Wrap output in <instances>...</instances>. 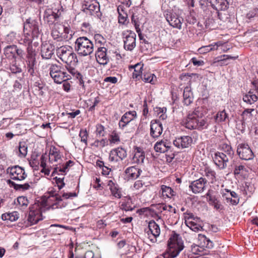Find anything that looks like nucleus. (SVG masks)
<instances>
[{"mask_svg":"<svg viewBox=\"0 0 258 258\" xmlns=\"http://www.w3.org/2000/svg\"><path fill=\"white\" fill-rule=\"evenodd\" d=\"M48 194L49 197L46 202L35 203L30 207L28 220L31 225L36 224L42 220V213L44 210L45 205H49L52 209L61 208L65 206L62 202L63 199H72L77 197L75 192H63L60 196L52 187L49 188Z\"/></svg>","mask_w":258,"mask_h":258,"instance_id":"f257e3e1","label":"nucleus"},{"mask_svg":"<svg viewBox=\"0 0 258 258\" xmlns=\"http://www.w3.org/2000/svg\"><path fill=\"white\" fill-rule=\"evenodd\" d=\"M62 155L59 150L54 146L50 148L49 154L42 155L40 158V166L42 167L41 172L45 175H48L51 169H53V173L64 175L73 166L74 162L69 160L62 163Z\"/></svg>","mask_w":258,"mask_h":258,"instance_id":"f03ea898","label":"nucleus"},{"mask_svg":"<svg viewBox=\"0 0 258 258\" xmlns=\"http://www.w3.org/2000/svg\"><path fill=\"white\" fill-rule=\"evenodd\" d=\"M204 109L201 107H198L194 111L189 112L186 118L183 121L186 128L189 130L197 129L202 130L208 126L207 121L203 118Z\"/></svg>","mask_w":258,"mask_h":258,"instance_id":"7ed1b4c3","label":"nucleus"},{"mask_svg":"<svg viewBox=\"0 0 258 258\" xmlns=\"http://www.w3.org/2000/svg\"><path fill=\"white\" fill-rule=\"evenodd\" d=\"M170 253L165 254L164 258H174L183 249V241L179 234L174 233L168 241Z\"/></svg>","mask_w":258,"mask_h":258,"instance_id":"20e7f679","label":"nucleus"},{"mask_svg":"<svg viewBox=\"0 0 258 258\" xmlns=\"http://www.w3.org/2000/svg\"><path fill=\"white\" fill-rule=\"evenodd\" d=\"M57 56L67 65L74 66L78 62L76 54L72 50V47L69 46H62L57 49Z\"/></svg>","mask_w":258,"mask_h":258,"instance_id":"39448f33","label":"nucleus"},{"mask_svg":"<svg viewBox=\"0 0 258 258\" xmlns=\"http://www.w3.org/2000/svg\"><path fill=\"white\" fill-rule=\"evenodd\" d=\"M49 75L56 84H61L70 79L69 75L63 68L57 64H51L49 67Z\"/></svg>","mask_w":258,"mask_h":258,"instance_id":"423d86ee","label":"nucleus"},{"mask_svg":"<svg viewBox=\"0 0 258 258\" xmlns=\"http://www.w3.org/2000/svg\"><path fill=\"white\" fill-rule=\"evenodd\" d=\"M41 23L36 19H27L23 23V30L37 38L41 33Z\"/></svg>","mask_w":258,"mask_h":258,"instance_id":"0eeeda50","label":"nucleus"},{"mask_svg":"<svg viewBox=\"0 0 258 258\" xmlns=\"http://www.w3.org/2000/svg\"><path fill=\"white\" fill-rule=\"evenodd\" d=\"M7 172L9 174L10 178L14 180L22 181L27 176L25 169L18 165L8 167Z\"/></svg>","mask_w":258,"mask_h":258,"instance_id":"6e6552de","label":"nucleus"},{"mask_svg":"<svg viewBox=\"0 0 258 258\" xmlns=\"http://www.w3.org/2000/svg\"><path fill=\"white\" fill-rule=\"evenodd\" d=\"M124 48L125 50L132 51L136 46V34L135 32L127 30L122 33Z\"/></svg>","mask_w":258,"mask_h":258,"instance_id":"1a4fd4ad","label":"nucleus"},{"mask_svg":"<svg viewBox=\"0 0 258 258\" xmlns=\"http://www.w3.org/2000/svg\"><path fill=\"white\" fill-rule=\"evenodd\" d=\"M237 153L240 159L244 160L252 159L254 155L247 144H239L237 148Z\"/></svg>","mask_w":258,"mask_h":258,"instance_id":"9d476101","label":"nucleus"},{"mask_svg":"<svg viewBox=\"0 0 258 258\" xmlns=\"http://www.w3.org/2000/svg\"><path fill=\"white\" fill-rule=\"evenodd\" d=\"M4 54L7 58L15 61L17 56L22 57L23 50L15 45H8L4 48Z\"/></svg>","mask_w":258,"mask_h":258,"instance_id":"9b49d317","label":"nucleus"},{"mask_svg":"<svg viewBox=\"0 0 258 258\" xmlns=\"http://www.w3.org/2000/svg\"><path fill=\"white\" fill-rule=\"evenodd\" d=\"M215 164L220 169H224L227 166V163L231 159L225 155V153L217 152L213 157Z\"/></svg>","mask_w":258,"mask_h":258,"instance_id":"f8f14e48","label":"nucleus"},{"mask_svg":"<svg viewBox=\"0 0 258 258\" xmlns=\"http://www.w3.org/2000/svg\"><path fill=\"white\" fill-rule=\"evenodd\" d=\"M147 233L151 241L152 242H156V238L160 234V229L159 226L154 220L149 222L148 230L147 231Z\"/></svg>","mask_w":258,"mask_h":258,"instance_id":"ddd939ff","label":"nucleus"},{"mask_svg":"<svg viewBox=\"0 0 258 258\" xmlns=\"http://www.w3.org/2000/svg\"><path fill=\"white\" fill-rule=\"evenodd\" d=\"M163 132L162 123L159 120H152L150 122V136L154 139L159 138Z\"/></svg>","mask_w":258,"mask_h":258,"instance_id":"4468645a","label":"nucleus"},{"mask_svg":"<svg viewBox=\"0 0 258 258\" xmlns=\"http://www.w3.org/2000/svg\"><path fill=\"white\" fill-rule=\"evenodd\" d=\"M165 17L170 26L178 29H181L183 19L178 16L176 13H168L166 14Z\"/></svg>","mask_w":258,"mask_h":258,"instance_id":"2eb2a0df","label":"nucleus"},{"mask_svg":"<svg viewBox=\"0 0 258 258\" xmlns=\"http://www.w3.org/2000/svg\"><path fill=\"white\" fill-rule=\"evenodd\" d=\"M61 16L60 13L57 14L52 12L51 10H45L44 13L43 19L45 22H46L49 26L53 25L55 24H59L58 20Z\"/></svg>","mask_w":258,"mask_h":258,"instance_id":"dca6fc26","label":"nucleus"},{"mask_svg":"<svg viewBox=\"0 0 258 258\" xmlns=\"http://www.w3.org/2000/svg\"><path fill=\"white\" fill-rule=\"evenodd\" d=\"M207 183V180L201 177L198 180L191 182L189 187L194 193H201L204 191Z\"/></svg>","mask_w":258,"mask_h":258,"instance_id":"f3484780","label":"nucleus"},{"mask_svg":"<svg viewBox=\"0 0 258 258\" xmlns=\"http://www.w3.org/2000/svg\"><path fill=\"white\" fill-rule=\"evenodd\" d=\"M54 46L49 43H42L41 48V56L43 59H50L54 54Z\"/></svg>","mask_w":258,"mask_h":258,"instance_id":"a211bd4d","label":"nucleus"},{"mask_svg":"<svg viewBox=\"0 0 258 258\" xmlns=\"http://www.w3.org/2000/svg\"><path fill=\"white\" fill-rule=\"evenodd\" d=\"M82 11L86 15L94 16L98 18L101 15L100 13V6L97 2H94V4L89 5L87 7L82 9Z\"/></svg>","mask_w":258,"mask_h":258,"instance_id":"6ab92c4d","label":"nucleus"},{"mask_svg":"<svg viewBox=\"0 0 258 258\" xmlns=\"http://www.w3.org/2000/svg\"><path fill=\"white\" fill-rule=\"evenodd\" d=\"M192 139L188 136H182L176 138L173 141V145L179 148H185L188 147L192 143Z\"/></svg>","mask_w":258,"mask_h":258,"instance_id":"aec40b11","label":"nucleus"},{"mask_svg":"<svg viewBox=\"0 0 258 258\" xmlns=\"http://www.w3.org/2000/svg\"><path fill=\"white\" fill-rule=\"evenodd\" d=\"M137 113L135 111H129L124 113L119 122V126L123 129L128 123L136 117Z\"/></svg>","mask_w":258,"mask_h":258,"instance_id":"412c9836","label":"nucleus"},{"mask_svg":"<svg viewBox=\"0 0 258 258\" xmlns=\"http://www.w3.org/2000/svg\"><path fill=\"white\" fill-rule=\"evenodd\" d=\"M107 49L104 47H101L98 48L95 54V56L97 62L103 65L106 64L109 58L106 54Z\"/></svg>","mask_w":258,"mask_h":258,"instance_id":"4be33fe9","label":"nucleus"},{"mask_svg":"<svg viewBox=\"0 0 258 258\" xmlns=\"http://www.w3.org/2000/svg\"><path fill=\"white\" fill-rule=\"evenodd\" d=\"M231 0H213L210 2L212 7L216 11H225L228 8Z\"/></svg>","mask_w":258,"mask_h":258,"instance_id":"5701e85b","label":"nucleus"},{"mask_svg":"<svg viewBox=\"0 0 258 258\" xmlns=\"http://www.w3.org/2000/svg\"><path fill=\"white\" fill-rule=\"evenodd\" d=\"M171 147V143L167 140H162L157 142L154 145V149L157 152L165 153Z\"/></svg>","mask_w":258,"mask_h":258,"instance_id":"b1692460","label":"nucleus"},{"mask_svg":"<svg viewBox=\"0 0 258 258\" xmlns=\"http://www.w3.org/2000/svg\"><path fill=\"white\" fill-rule=\"evenodd\" d=\"M52 38L57 41H62L67 39V36L63 35V32L60 28V24H55L51 31Z\"/></svg>","mask_w":258,"mask_h":258,"instance_id":"393cba45","label":"nucleus"},{"mask_svg":"<svg viewBox=\"0 0 258 258\" xmlns=\"http://www.w3.org/2000/svg\"><path fill=\"white\" fill-rule=\"evenodd\" d=\"M87 50L82 51V55L86 56L90 54L93 51V44L86 37H82V47L86 46Z\"/></svg>","mask_w":258,"mask_h":258,"instance_id":"a878e982","label":"nucleus"},{"mask_svg":"<svg viewBox=\"0 0 258 258\" xmlns=\"http://www.w3.org/2000/svg\"><path fill=\"white\" fill-rule=\"evenodd\" d=\"M183 98L184 104L187 106L190 105L192 102L194 96L190 87L187 86L184 88Z\"/></svg>","mask_w":258,"mask_h":258,"instance_id":"bb28decb","label":"nucleus"},{"mask_svg":"<svg viewBox=\"0 0 258 258\" xmlns=\"http://www.w3.org/2000/svg\"><path fill=\"white\" fill-rule=\"evenodd\" d=\"M50 2L51 4L46 10H51L54 13H60L61 15L63 9L60 1L59 0H50Z\"/></svg>","mask_w":258,"mask_h":258,"instance_id":"cd10ccee","label":"nucleus"},{"mask_svg":"<svg viewBox=\"0 0 258 258\" xmlns=\"http://www.w3.org/2000/svg\"><path fill=\"white\" fill-rule=\"evenodd\" d=\"M145 159V154L140 148H137L133 157V162L138 164H143Z\"/></svg>","mask_w":258,"mask_h":258,"instance_id":"c85d7f7f","label":"nucleus"},{"mask_svg":"<svg viewBox=\"0 0 258 258\" xmlns=\"http://www.w3.org/2000/svg\"><path fill=\"white\" fill-rule=\"evenodd\" d=\"M141 172V170L136 168L135 166L129 167L125 170L126 175L133 179L137 178L140 176Z\"/></svg>","mask_w":258,"mask_h":258,"instance_id":"c756f323","label":"nucleus"},{"mask_svg":"<svg viewBox=\"0 0 258 258\" xmlns=\"http://www.w3.org/2000/svg\"><path fill=\"white\" fill-rule=\"evenodd\" d=\"M35 38H36L35 37L27 33V32H25L23 30V33L21 39L19 40V43L21 45L26 46L27 45L32 43L33 40Z\"/></svg>","mask_w":258,"mask_h":258,"instance_id":"7c9ffc66","label":"nucleus"},{"mask_svg":"<svg viewBox=\"0 0 258 258\" xmlns=\"http://www.w3.org/2000/svg\"><path fill=\"white\" fill-rule=\"evenodd\" d=\"M28 72L33 75L34 73V67L36 64V56H26V60Z\"/></svg>","mask_w":258,"mask_h":258,"instance_id":"2f4dec72","label":"nucleus"},{"mask_svg":"<svg viewBox=\"0 0 258 258\" xmlns=\"http://www.w3.org/2000/svg\"><path fill=\"white\" fill-rule=\"evenodd\" d=\"M107 185L109 187L112 195L115 198L120 199L121 197V194L117 184L110 180L108 181Z\"/></svg>","mask_w":258,"mask_h":258,"instance_id":"473e14b6","label":"nucleus"},{"mask_svg":"<svg viewBox=\"0 0 258 258\" xmlns=\"http://www.w3.org/2000/svg\"><path fill=\"white\" fill-rule=\"evenodd\" d=\"M257 99V96L253 94V92L251 90H250L247 94L243 96V101L249 105L254 103Z\"/></svg>","mask_w":258,"mask_h":258,"instance_id":"72a5a7b5","label":"nucleus"},{"mask_svg":"<svg viewBox=\"0 0 258 258\" xmlns=\"http://www.w3.org/2000/svg\"><path fill=\"white\" fill-rule=\"evenodd\" d=\"M222 152L225 153V155L232 159L234 154V151L231 146L227 144H223L221 145Z\"/></svg>","mask_w":258,"mask_h":258,"instance_id":"f704fd0d","label":"nucleus"},{"mask_svg":"<svg viewBox=\"0 0 258 258\" xmlns=\"http://www.w3.org/2000/svg\"><path fill=\"white\" fill-rule=\"evenodd\" d=\"M19 214L17 212L5 213L2 215V218L4 220H8L11 222L16 221L18 218Z\"/></svg>","mask_w":258,"mask_h":258,"instance_id":"c9c22d12","label":"nucleus"},{"mask_svg":"<svg viewBox=\"0 0 258 258\" xmlns=\"http://www.w3.org/2000/svg\"><path fill=\"white\" fill-rule=\"evenodd\" d=\"M78 64V63L77 64H75L74 66L72 65H67L68 68L67 69L68 71L74 77H76L77 79H78V81L79 82V83L81 84V74L80 73L79 71L75 68V67Z\"/></svg>","mask_w":258,"mask_h":258,"instance_id":"e433bc0d","label":"nucleus"},{"mask_svg":"<svg viewBox=\"0 0 258 258\" xmlns=\"http://www.w3.org/2000/svg\"><path fill=\"white\" fill-rule=\"evenodd\" d=\"M162 195L164 198H171L174 196V191L173 189L167 186L162 185L161 187Z\"/></svg>","mask_w":258,"mask_h":258,"instance_id":"4c0bfd02","label":"nucleus"},{"mask_svg":"<svg viewBox=\"0 0 258 258\" xmlns=\"http://www.w3.org/2000/svg\"><path fill=\"white\" fill-rule=\"evenodd\" d=\"M27 146L24 142H20L18 151L17 152L19 157L24 158L27 154Z\"/></svg>","mask_w":258,"mask_h":258,"instance_id":"58836bf2","label":"nucleus"},{"mask_svg":"<svg viewBox=\"0 0 258 258\" xmlns=\"http://www.w3.org/2000/svg\"><path fill=\"white\" fill-rule=\"evenodd\" d=\"M14 202L16 206H19L20 207L23 208L27 207L29 204L28 200L24 196H20L18 197L17 201H15Z\"/></svg>","mask_w":258,"mask_h":258,"instance_id":"ea45409f","label":"nucleus"},{"mask_svg":"<svg viewBox=\"0 0 258 258\" xmlns=\"http://www.w3.org/2000/svg\"><path fill=\"white\" fill-rule=\"evenodd\" d=\"M7 183L10 185L13 186L17 190L22 189V190H25L29 189L30 187V185L29 183H26L23 184H18L10 179L7 180Z\"/></svg>","mask_w":258,"mask_h":258,"instance_id":"a19ab883","label":"nucleus"},{"mask_svg":"<svg viewBox=\"0 0 258 258\" xmlns=\"http://www.w3.org/2000/svg\"><path fill=\"white\" fill-rule=\"evenodd\" d=\"M231 166L234 168L233 172L235 175H239L246 170V168L244 165L237 163L236 162H233Z\"/></svg>","mask_w":258,"mask_h":258,"instance_id":"79ce46f5","label":"nucleus"},{"mask_svg":"<svg viewBox=\"0 0 258 258\" xmlns=\"http://www.w3.org/2000/svg\"><path fill=\"white\" fill-rule=\"evenodd\" d=\"M209 204L214 206V208L217 210H222L223 209V206L221 204V202L217 199V198L215 197H211L210 200L209 202Z\"/></svg>","mask_w":258,"mask_h":258,"instance_id":"37998d69","label":"nucleus"},{"mask_svg":"<svg viewBox=\"0 0 258 258\" xmlns=\"http://www.w3.org/2000/svg\"><path fill=\"white\" fill-rule=\"evenodd\" d=\"M38 43L36 42H34L33 44L31 43L28 45H27V46L26 49L27 55L28 56H36V52L35 49L33 48V46L36 47L38 46Z\"/></svg>","mask_w":258,"mask_h":258,"instance_id":"c03bdc74","label":"nucleus"},{"mask_svg":"<svg viewBox=\"0 0 258 258\" xmlns=\"http://www.w3.org/2000/svg\"><path fill=\"white\" fill-rule=\"evenodd\" d=\"M200 238L203 241L204 244L202 245L203 247H206L208 248H212L214 246L213 242L204 235H200Z\"/></svg>","mask_w":258,"mask_h":258,"instance_id":"a18cd8bd","label":"nucleus"},{"mask_svg":"<svg viewBox=\"0 0 258 258\" xmlns=\"http://www.w3.org/2000/svg\"><path fill=\"white\" fill-rule=\"evenodd\" d=\"M183 215L185 224L187 223L188 222L195 221L196 222H198L200 221V218L195 217L192 213L186 212L184 213Z\"/></svg>","mask_w":258,"mask_h":258,"instance_id":"49530a36","label":"nucleus"},{"mask_svg":"<svg viewBox=\"0 0 258 258\" xmlns=\"http://www.w3.org/2000/svg\"><path fill=\"white\" fill-rule=\"evenodd\" d=\"M218 45L216 44L214 45H209L207 46H204L201 47L198 49L200 53H206L211 50H217Z\"/></svg>","mask_w":258,"mask_h":258,"instance_id":"de8ad7c7","label":"nucleus"},{"mask_svg":"<svg viewBox=\"0 0 258 258\" xmlns=\"http://www.w3.org/2000/svg\"><path fill=\"white\" fill-rule=\"evenodd\" d=\"M246 18L250 20L258 18V8L256 7L250 10L246 14Z\"/></svg>","mask_w":258,"mask_h":258,"instance_id":"09e8293b","label":"nucleus"},{"mask_svg":"<svg viewBox=\"0 0 258 258\" xmlns=\"http://www.w3.org/2000/svg\"><path fill=\"white\" fill-rule=\"evenodd\" d=\"M228 117V114L225 112L224 110L218 112L215 117V119L217 122H222L226 120V119Z\"/></svg>","mask_w":258,"mask_h":258,"instance_id":"8fccbe9b","label":"nucleus"},{"mask_svg":"<svg viewBox=\"0 0 258 258\" xmlns=\"http://www.w3.org/2000/svg\"><path fill=\"white\" fill-rule=\"evenodd\" d=\"M191 230L195 232H198L202 229V227L197 223L195 221L192 222H188L185 224Z\"/></svg>","mask_w":258,"mask_h":258,"instance_id":"3c124183","label":"nucleus"},{"mask_svg":"<svg viewBox=\"0 0 258 258\" xmlns=\"http://www.w3.org/2000/svg\"><path fill=\"white\" fill-rule=\"evenodd\" d=\"M116 154L118 158V160H122L124 159L127 155L126 151L122 148H117L114 149Z\"/></svg>","mask_w":258,"mask_h":258,"instance_id":"603ef678","label":"nucleus"},{"mask_svg":"<svg viewBox=\"0 0 258 258\" xmlns=\"http://www.w3.org/2000/svg\"><path fill=\"white\" fill-rule=\"evenodd\" d=\"M133 68H134V71L133 73V77L134 78H138V77L142 74L143 66L139 63H137Z\"/></svg>","mask_w":258,"mask_h":258,"instance_id":"864d4df0","label":"nucleus"},{"mask_svg":"<svg viewBox=\"0 0 258 258\" xmlns=\"http://www.w3.org/2000/svg\"><path fill=\"white\" fill-rule=\"evenodd\" d=\"M223 197L225 199L224 200L228 203H230L233 205H236L239 203V199H232V198L229 195V194H225L223 195Z\"/></svg>","mask_w":258,"mask_h":258,"instance_id":"5fc2aeb1","label":"nucleus"},{"mask_svg":"<svg viewBox=\"0 0 258 258\" xmlns=\"http://www.w3.org/2000/svg\"><path fill=\"white\" fill-rule=\"evenodd\" d=\"M154 78H156L155 76L152 74H144L143 77H142V80L145 82H149L151 84H154Z\"/></svg>","mask_w":258,"mask_h":258,"instance_id":"6e6d98bb","label":"nucleus"},{"mask_svg":"<svg viewBox=\"0 0 258 258\" xmlns=\"http://www.w3.org/2000/svg\"><path fill=\"white\" fill-rule=\"evenodd\" d=\"M60 28L63 32V35L67 36V39H70L72 37V34L70 33V28L67 26L60 24Z\"/></svg>","mask_w":258,"mask_h":258,"instance_id":"4d7b16f0","label":"nucleus"},{"mask_svg":"<svg viewBox=\"0 0 258 258\" xmlns=\"http://www.w3.org/2000/svg\"><path fill=\"white\" fill-rule=\"evenodd\" d=\"M127 15L126 13H123L122 14H120L118 15V23L121 24H125L126 22H128L127 21Z\"/></svg>","mask_w":258,"mask_h":258,"instance_id":"13d9d810","label":"nucleus"},{"mask_svg":"<svg viewBox=\"0 0 258 258\" xmlns=\"http://www.w3.org/2000/svg\"><path fill=\"white\" fill-rule=\"evenodd\" d=\"M63 177H55L54 178V180H55V183L58 187L59 190L61 189L65 185V183L63 181Z\"/></svg>","mask_w":258,"mask_h":258,"instance_id":"bf43d9fd","label":"nucleus"},{"mask_svg":"<svg viewBox=\"0 0 258 258\" xmlns=\"http://www.w3.org/2000/svg\"><path fill=\"white\" fill-rule=\"evenodd\" d=\"M16 39V33L11 32L6 37V40L8 43H12Z\"/></svg>","mask_w":258,"mask_h":258,"instance_id":"052dcab7","label":"nucleus"},{"mask_svg":"<svg viewBox=\"0 0 258 258\" xmlns=\"http://www.w3.org/2000/svg\"><path fill=\"white\" fill-rule=\"evenodd\" d=\"M205 172L206 175L211 179H213L215 178V172L210 168H206Z\"/></svg>","mask_w":258,"mask_h":258,"instance_id":"680f3d73","label":"nucleus"},{"mask_svg":"<svg viewBox=\"0 0 258 258\" xmlns=\"http://www.w3.org/2000/svg\"><path fill=\"white\" fill-rule=\"evenodd\" d=\"M111 143L116 144L120 141L119 136L115 133H113L109 139Z\"/></svg>","mask_w":258,"mask_h":258,"instance_id":"e2e57ef3","label":"nucleus"},{"mask_svg":"<svg viewBox=\"0 0 258 258\" xmlns=\"http://www.w3.org/2000/svg\"><path fill=\"white\" fill-rule=\"evenodd\" d=\"M109 160L111 162H117L118 161V158L116 154L114 149H113L110 151L109 156Z\"/></svg>","mask_w":258,"mask_h":258,"instance_id":"0e129e2a","label":"nucleus"},{"mask_svg":"<svg viewBox=\"0 0 258 258\" xmlns=\"http://www.w3.org/2000/svg\"><path fill=\"white\" fill-rule=\"evenodd\" d=\"M96 133L99 136H104V127L101 124H97L96 125Z\"/></svg>","mask_w":258,"mask_h":258,"instance_id":"69168bd1","label":"nucleus"},{"mask_svg":"<svg viewBox=\"0 0 258 258\" xmlns=\"http://www.w3.org/2000/svg\"><path fill=\"white\" fill-rule=\"evenodd\" d=\"M220 59L218 60L219 61L221 62H224L227 60H228L229 59H236L238 58V56H232L229 55H223L220 56ZM222 64L223 63L221 62Z\"/></svg>","mask_w":258,"mask_h":258,"instance_id":"338daca9","label":"nucleus"},{"mask_svg":"<svg viewBox=\"0 0 258 258\" xmlns=\"http://www.w3.org/2000/svg\"><path fill=\"white\" fill-rule=\"evenodd\" d=\"M190 62H191L195 66H201L204 64V62L202 60H198L197 58L193 57L191 59Z\"/></svg>","mask_w":258,"mask_h":258,"instance_id":"774afa93","label":"nucleus"}]
</instances>
